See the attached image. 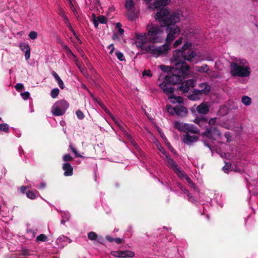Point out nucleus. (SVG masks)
Listing matches in <instances>:
<instances>
[{
    "label": "nucleus",
    "mask_w": 258,
    "mask_h": 258,
    "mask_svg": "<svg viewBox=\"0 0 258 258\" xmlns=\"http://www.w3.org/2000/svg\"><path fill=\"white\" fill-rule=\"evenodd\" d=\"M136 45L139 48L144 49L145 47H143L144 43H148L147 40H146L145 35L143 34H137L136 35Z\"/></svg>",
    "instance_id": "13"
},
{
    "label": "nucleus",
    "mask_w": 258,
    "mask_h": 258,
    "mask_svg": "<svg viewBox=\"0 0 258 258\" xmlns=\"http://www.w3.org/2000/svg\"><path fill=\"white\" fill-rule=\"evenodd\" d=\"M174 172L176 173L177 176L182 179L184 178L185 176L186 175V174L178 167L174 170Z\"/></svg>",
    "instance_id": "29"
},
{
    "label": "nucleus",
    "mask_w": 258,
    "mask_h": 258,
    "mask_svg": "<svg viewBox=\"0 0 258 258\" xmlns=\"http://www.w3.org/2000/svg\"><path fill=\"white\" fill-rule=\"evenodd\" d=\"M105 238L107 240H108V241L109 242H113L114 241V238L110 237V236L109 235H107L106 237H105Z\"/></svg>",
    "instance_id": "63"
},
{
    "label": "nucleus",
    "mask_w": 258,
    "mask_h": 258,
    "mask_svg": "<svg viewBox=\"0 0 258 258\" xmlns=\"http://www.w3.org/2000/svg\"><path fill=\"white\" fill-rule=\"evenodd\" d=\"M195 69L197 72L205 73L210 78H217L218 76L217 72L210 70L206 64H204L201 66H197Z\"/></svg>",
    "instance_id": "10"
},
{
    "label": "nucleus",
    "mask_w": 258,
    "mask_h": 258,
    "mask_svg": "<svg viewBox=\"0 0 258 258\" xmlns=\"http://www.w3.org/2000/svg\"><path fill=\"white\" fill-rule=\"evenodd\" d=\"M10 131V126L6 123H0V132H3L5 133H8Z\"/></svg>",
    "instance_id": "28"
},
{
    "label": "nucleus",
    "mask_w": 258,
    "mask_h": 258,
    "mask_svg": "<svg viewBox=\"0 0 258 258\" xmlns=\"http://www.w3.org/2000/svg\"><path fill=\"white\" fill-rule=\"evenodd\" d=\"M241 101L245 106H249L251 103V99L247 96H243L242 97Z\"/></svg>",
    "instance_id": "30"
},
{
    "label": "nucleus",
    "mask_w": 258,
    "mask_h": 258,
    "mask_svg": "<svg viewBox=\"0 0 258 258\" xmlns=\"http://www.w3.org/2000/svg\"><path fill=\"white\" fill-rule=\"evenodd\" d=\"M129 12L130 13L127 14V17L129 20L133 21L137 17L135 10Z\"/></svg>",
    "instance_id": "35"
},
{
    "label": "nucleus",
    "mask_w": 258,
    "mask_h": 258,
    "mask_svg": "<svg viewBox=\"0 0 258 258\" xmlns=\"http://www.w3.org/2000/svg\"><path fill=\"white\" fill-rule=\"evenodd\" d=\"M59 93V89L58 88H54L52 90L51 92V96L53 98H55Z\"/></svg>",
    "instance_id": "40"
},
{
    "label": "nucleus",
    "mask_w": 258,
    "mask_h": 258,
    "mask_svg": "<svg viewBox=\"0 0 258 258\" xmlns=\"http://www.w3.org/2000/svg\"><path fill=\"white\" fill-rule=\"evenodd\" d=\"M98 20L101 24H106L107 23L106 18L102 15L99 16L98 17Z\"/></svg>",
    "instance_id": "44"
},
{
    "label": "nucleus",
    "mask_w": 258,
    "mask_h": 258,
    "mask_svg": "<svg viewBox=\"0 0 258 258\" xmlns=\"http://www.w3.org/2000/svg\"><path fill=\"white\" fill-rule=\"evenodd\" d=\"M147 2H150L152 0H146ZM170 0H155L153 4L154 7L156 9H158L161 7H164L167 5Z\"/></svg>",
    "instance_id": "18"
},
{
    "label": "nucleus",
    "mask_w": 258,
    "mask_h": 258,
    "mask_svg": "<svg viewBox=\"0 0 258 258\" xmlns=\"http://www.w3.org/2000/svg\"><path fill=\"white\" fill-rule=\"evenodd\" d=\"M153 141L154 143V144L156 145V147H157L158 149L163 154H165V151L164 150L161 144L159 143V142L157 141V140L153 137Z\"/></svg>",
    "instance_id": "31"
},
{
    "label": "nucleus",
    "mask_w": 258,
    "mask_h": 258,
    "mask_svg": "<svg viewBox=\"0 0 258 258\" xmlns=\"http://www.w3.org/2000/svg\"><path fill=\"white\" fill-rule=\"evenodd\" d=\"M108 48L110 49V51L109 52V53L110 54H112L114 50V46H113V44H111L110 45H108Z\"/></svg>",
    "instance_id": "59"
},
{
    "label": "nucleus",
    "mask_w": 258,
    "mask_h": 258,
    "mask_svg": "<svg viewBox=\"0 0 258 258\" xmlns=\"http://www.w3.org/2000/svg\"><path fill=\"white\" fill-rule=\"evenodd\" d=\"M115 55L120 61H123L125 60L123 53L119 51H116L115 52Z\"/></svg>",
    "instance_id": "36"
},
{
    "label": "nucleus",
    "mask_w": 258,
    "mask_h": 258,
    "mask_svg": "<svg viewBox=\"0 0 258 258\" xmlns=\"http://www.w3.org/2000/svg\"><path fill=\"white\" fill-rule=\"evenodd\" d=\"M62 169L64 171V176H69L73 175V168L70 163H65L63 164Z\"/></svg>",
    "instance_id": "16"
},
{
    "label": "nucleus",
    "mask_w": 258,
    "mask_h": 258,
    "mask_svg": "<svg viewBox=\"0 0 258 258\" xmlns=\"http://www.w3.org/2000/svg\"><path fill=\"white\" fill-rule=\"evenodd\" d=\"M199 87V89L195 90L193 93L188 96V98L190 100L194 101L200 99L202 94H207L210 90V87L206 82L201 83Z\"/></svg>",
    "instance_id": "6"
},
{
    "label": "nucleus",
    "mask_w": 258,
    "mask_h": 258,
    "mask_svg": "<svg viewBox=\"0 0 258 258\" xmlns=\"http://www.w3.org/2000/svg\"><path fill=\"white\" fill-rule=\"evenodd\" d=\"M121 250H117V251H112L111 252V254L112 256L116 257H119L120 258V255H121Z\"/></svg>",
    "instance_id": "47"
},
{
    "label": "nucleus",
    "mask_w": 258,
    "mask_h": 258,
    "mask_svg": "<svg viewBox=\"0 0 258 258\" xmlns=\"http://www.w3.org/2000/svg\"><path fill=\"white\" fill-rule=\"evenodd\" d=\"M178 187H180V189L183 191L187 196L188 200L191 202H194L195 201L194 197L187 191L184 187L182 186L180 184L178 185Z\"/></svg>",
    "instance_id": "26"
},
{
    "label": "nucleus",
    "mask_w": 258,
    "mask_h": 258,
    "mask_svg": "<svg viewBox=\"0 0 258 258\" xmlns=\"http://www.w3.org/2000/svg\"><path fill=\"white\" fill-rule=\"evenodd\" d=\"M155 19L159 22H162L163 24L160 26L153 24L147 25V33H143V35H145L148 43H161L164 38V27L167 28L166 24H165L164 20L159 21L156 18Z\"/></svg>",
    "instance_id": "3"
},
{
    "label": "nucleus",
    "mask_w": 258,
    "mask_h": 258,
    "mask_svg": "<svg viewBox=\"0 0 258 258\" xmlns=\"http://www.w3.org/2000/svg\"><path fill=\"white\" fill-rule=\"evenodd\" d=\"M69 106L68 102L64 100L56 101L51 108L52 114L55 116L63 115Z\"/></svg>",
    "instance_id": "5"
},
{
    "label": "nucleus",
    "mask_w": 258,
    "mask_h": 258,
    "mask_svg": "<svg viewBox=\"0 0 258 258\" xmlns=\"http://www.w3.org/2000/svg\"><path fill=\"white\" fill-rule=\"evenodd\" d=\"M254 23L255 26L258 29V16H254Z\"/></svg>",
    "instance_id": "60"
},
{
    "label": "nucleus",
    "mask_w": 258,
    "mask_h": 258,
    "mask_svg": "<svg viewBox=\"0 0 258 258\" xmlns=\"http://www.w3.org/2000/svg\"><path fill=\"white\" fill-rule=\"evenodd\" d=\"M76 115L78 119H82L84 117V115L83 113L80 110H78L76 112Z\"/></svg>",
    "instance_id": "45"
},
{
    "label": "nucleus",
    "mask_w": 258,
    "mask_h": 258,
    "mask_svg": "<svg viewBox=\"0 0 258 258\" xmlns=\"http://www.w3.org/2000/svg\"><path fill=\"white\" fill-rule=\"evenodd\" d=\"M88 238L91 240H96L97 237V234L94 232H90L88 234Z\"/></svg>",
    "instance_id": "39"
},
{
    "label": "nucleus",
    "mask_w": 258,
    "mask_h": 258,
    "mask_svg": "<svg viewBox=\"0 0 258 258\" xmlns=\"http://www.w3.org/2000/svg\"><path fill=\"white\" fill-rule=\"evenodd\" d=\"M21 50L25 52V57L26 60L30 58V48L28 44L21 43L19 45Z\"/></svg>",
    "instance_id": "15"
},
{
    "label": "nucleus",
    "mask_w": 258,
    "mask_h": 258,
    "mask_svg": "<svg viewBox=\"0 0 258 258\" xmlns=\"http://www.w3.org/2000/svg\"><path fill=\"white\" fill-rule=\"evenodd\" d=\"M52 75L54 77L56 81H62L58 74L54 71L52 72Z\"/></svg>",
    "instance_id": "55"
},
{
    "label": "nucleus",
    "mask_w": 258,
    "mask_h": 258,
    "mask_svg": "<svg viewBox=\"0 0 258 258\" xmlns=\"http://www.w3.org/2000/svg\"><path fill=\"white\" fill-rule=\"evenodd\" d=\"M216 120H217V118L215 117L211 118L209 121V124L210 125H213V124H215V123L216 122Z\"/></svg>",
    "instance_id": "57"
},
{
    "label": "nucleus",
    "mask_w": 258,
    "mask_h": 258,
    "mask_svg": "<svg viewBox=\"0 0 258 258\" xmlns=\"http://www.w3.org/2000/svg\"><path fill=\"white\" fill-rule=\"evenodd\" d=\"M31 185H27V186H22L21 187V191L22 193H24L27 188H31Z\"/></svg>",
    "instance_id": "58"
},
{
    "label": "nucleus",
    "mask_w": 258,
    "mask_h": 258,
    "mask_svg": "<svg viewBox=\"0 0 258 258\" xmlns=\"http://www.w3.org/2000/svg\"><path fill=\"white\" fill-rule=\"evenodd\" d=\"M125 8L128 11H132L135 9V3L133 0H126Z\"/></svg>",
    "instance_id": "24"
},
{
    "label": "nucleus",
    "mask_w": 258,
    "mask_h": 258,
    "mask_svg": "<svg viewBox=\"0 0 258 258\" xmlns=\"http://www.w3.org/2000/svg\"><path fill=\"white\" fill-rule=\"evenodd\" d=\"M47 238L46 236L45 235L42 234L38 235L36 238V240L38 241L44 242V241H46L47 240Z\"/></svg>",
    "instance_id": "37"
},
{
    "label": "nucleus",
    "mask_w": 258,
    "mask_h": 258,
    "mask_svg": "<svg viewBox=\"0 0 258 258\" xmlns=\"http://www.w3.org/2000/svg\"><path fill=\"white\" fill-rule=\"evenodd\" d=\"M191 46L190 42H186L184 43L181 49L174 51L171 60L172 62L174 63V67L163 64L160 66L162 72L166 74L164 76L163 81H182L185 79H187L185 81H196L194 79H188L190 77L189 66L185 62H197L196 52L191 48Z\"/></svg>",
    "instance_id": "1"
},
{
    "label": "nucleus",
    "mask_w": 258,
    "mask_h": 258,
    "mask_svg": "<svg viewBox=\"0 0 258 258\" xmlns=\"http://www.w3.org/2000/svg\"><path fill=\"white\" fill-rule=\"evenodd\" d=\"M72 160L73 158L69 154H66L63 157V160L64 162L70 161Z\"/></svg>",
    "instance_id": "50"
},
{
    "label": "nucleus",
    "mask_w": 258,
    "mask_h": 258,
    "mask_svg": "<svg viewBox=\"0 0 258 258\" xmlns=\"http://www.w3.org/2000/svg\"><path fill=\"white\" fill-rule=\"evenodd\" d=\"M15 88L19 92H21V91H23L24 89V86L21 83H18L15 86Z\"/></svg>",
    "instance_id": "46"
},
{
    "label": "nucleus",
    "mask_w": 258,
    "mask_h": 258,
    "mask_svg": "<svg viewBox=\"0 0 258 258\" xmlns=\"http://www.w3.org/2000/svg\"><path fill=\"white\" fill-rule=\"evenodd\" d=\"M157 130L161 136V137L162 138V139L164 141L165 143H166L167 147L171 150L172 151L173 148L171 147L170 144L167 141V139L166 138L164 134L161 132V130L159 127L157 128Z\"/></svg>",
    "instance_id": "27"
},
{
    "label": "nucleus",
    "mask_w": 258,
    "mask_h": 258,
    "mask_svg": "<svg viewBox=\"0 0 258 258\" xmlns=\"http://www.w3.org/2000/svg\"><path fill=\"white\" fill-rule=\"evenodd\" d=\"M171 82H162V83L160 84V87L167 94H172L174 91V88L172 87V85L176 84V83L172 84Z\"/></svg>",
    "instance_id": "11"
},
{
    "label": "nucleus",
    "mask_w": 258,
    "mask_h": 258,
    "mask_svg": "<svg viewBox=\"0 0 258 258\" xmlns=\"http://www.w3.org/2000/svg\"><path fill=\"white\" fill-rule=\"evenodd\" d=\"M59 15L63 18L64 21L66 20V18H68L65 15L64 12L62 10L60 11V12L59 13Z\"/></svg>",
    "instance_id": "61"
},
{
    "label": "nucleus",
    "mask_w": 258,
    "mask_h": 258,
    "mask_svg": "<svg viewBox=\"0 0 258 258\" xmlns=\"http://www.w3.org/2000/svg\"><path fill=\"white\" fill-rule=\"evenodd\" d=\"M142 76L143 77H145L146 76L148 77H151L152 76V73L150 70H145L143 73Z\"/></svg>",
    "instance_id": "52"
},
{
    "label": "nucleus",
    "mask_w": 258,
    "mask_h": 258,
    "mask_svg": "<svg viewBox=\"0 0 258 258\" xmlns=\"http://www.w3.org/2000/svg\"><path fill=\"white\" fill-rule=\"evenodd\" d=\"M28 198L34 200L40 196L39 192L36 190H28L26 193Z\"/></svg>",
    "instance_id": "21"
},
{
    "label": "nucleus",
    "mask_w": 258,
    "mask_h": 258,
    "mask_svg": "<svg viewBox=\"0 0 258 258\" xmlns=\"http://www.w3.org/2000/svg\"><path fill=\"white\" fill-rule=\"evenodd\" d=\"M63 48L64 49L66 50L67 53L68 54L71 55L72 56H74V57H76V55L73 53L72 51L70 49V48H69V47L68 45H63Z\"/></svg>",
    "instance_id": "41"
},
{
    "label": "nucleus",
    "mask_w": 258,
    "mask_h": 258,
    "mask_svg": "<svg viewBox=\"0 0 258 258\" xmlns=\"http://www.w3.org/2000/svg\"><path fill=\"white\" fill-rule=\"evenodd\" d=\"M182 83L179 87V89L182 90L183 92H187L190 88L195 86L196 82H182Z\"/></svg>",
    "instance_id": "14"
},
{
    "label": "nucleus",
    "mask_w": 258,
    "mask_h": 258,
    "mask_svg": "<svg viewBox=\"0 0 258 258\" xmlns=\"http://www.w3.org/2000/svg\"><path fill=\"white\" fill-rule=\"evenodd\" d=\"M62 219L61 220V223L64 224L67 221H68L70 218V214L67 212H64L62 214Z\"/></svg>",
    "instance_id": "33"
},
{
    "label": "nucleus",
    "mask_w": 258,
    "mask_h": 258,
    "mask_svg": "<svg viewBox=\"0 0 258 258\" xmlns=\"http://www.w3.org/2000/svg\"><path fill=\"white\" fill-rule=\"evenodd\" d=\"M46 186V184L44 183V182H41L40 185H39V186L38 187V188L39 189H43Z\"/></svg>",
    "instance_id": "64"
},
{
    "label": "nucleus",
    "mask_w": 258,
    "mask_h": 258,
    "mask_svg": "<svg viewBox=\"0 0 258 258\" xmlns=\"http://www.w3.org/2000/svg\"><path fill=\"white\" fill-rule=\"evenodd\" d=\"M184 178H185V180L190 184L191 187L194 186V184L192 183L190 178L189 177H188L187 175H186V176H185Z\"/></svg>",
    "instance_id": "56"
},
{
    "label": "nucleus",
    "mask_w": 258,
    "mask_h": 258,
    "mask_svg": "<svg viewBox=\"0 0 258 258\" xmlns=\"http://www.w3.org/2000/svg\"><path fill=\"white\" fill-rule=\"evenodd\" d=\"M100 106L103 109V110L110 116L112 120L114 123L119 127L120 130L124 132V135L126 138L132 142V139L130 134H128L125 131H124L123 127L122 126L121 121L117 118L113 116V115L110 112V111L102 103H99Z\"/></svg>",
    "instance_id": "8"
},
{
    "label": "nucleus",
    "mask_w": 258,
    "mask_h": 258,
    "mask_svg": "<svg viewBox=\"0 0 258 258\" xmlns=\"http://www.w3.org/2000/svg\"><path fill=\"white\" fill-rule=\"evenodd\" d=\"M63 48L64 49L66 50L67 53L68 54L71 55L72 56H74V57H76V55L73 53L72 51L70 49V48H69V47L68 45H63Z\"/></svg>",
    "instance_id": "42"
},
{
    "label": "nucleus",
    "mask_w": 258,
    "mask_h": 258,
    "mask_svg": "<svg viewBox=\"0 0 258 258\" xmlns=\"http://www.w3.org/2000/svg\"><path fill=\"white\" fill-rule=\"evenodd\" d=\"M168 99L170 102L172 103H178L179 104L182 103L183 102V99L182 97L177 96L175 97L172 94H169Z\"/></svg>",
    "instance_id": "22"
},
{
    "label": "nucleus",
    "mask_w": 258,
    "mask_h": 258,
    "mask_svg": "<svg viewBox=\"0 0 258 258\" xmlns=\"http://www.w3.org/2000/svg\"><path fill=\"white\" fill-rule=\"evenodd\" d=\"M174 127L180 132H185L186 133H190L192 134H198V130L192 124L181 122L176 121L174 122Z\"/></svg>",
    "instance_id": "7"
},
{
    "label": "nucleus",
    "mask_w": 258,
    "mask_h": 258,
    "mask_svg": "<svg viewBox=\"0 0 258 258\" xmlns=\"http://www.w3.org/2000/svg\"><path fill=\"white\" fill-rule=\"evenodd\" d=\"M195 122L201 126H202L204 124L207 123L206 120L204 117L197 118L195 119Z\"/></svg>",
    "instance_id": "32"
},
{
    "label": "nucleus",
    "mask_w": 258,
    "mask_h": 258,
    "mask_svg": "<svg viewBox=\"0 0 258 258\" xmlns=\"http://www.w3.org/2000/svg\"><path fill=\"white\" fill-rule=\"evenodd\" d=\"M155 18L159 21L164 20L165 24H166V43L158 47L154 45L145 46L144 49L148 53L158 56L167 53L170 49V43L178 35L180 30L176 23L179 22L180 18L178 13L174 12L170 14L169 9L163 7L157 12Z\"/></svg>",
    "instance_id": "2"
},
{
    "label": "nucleus",
    "mask_w": 258,
    "mask_h": 258,
    "mask_svg": "<svg viewBox=\"0 0 258 258\" xmlns=\"http://www.w3.org/2000/svg\"><path fill=\"white\" fill-rule=\"evenodd\" d=\"M61 241L68 242L70 243L71 240L68 237L62 235L56 239V243H57L58 244H60L61 246H63L64 244L61 243Z\"/></svg>",
    "instance_id": "25"
},
{
    "label": "nucleus",
    "mask_w": 258,
    "mask_h": 258,
    "mask_svg": "<svg viewBox=\"0 0 258 258\" xmlns=\"http://www.w3.org/2000/svg\"><path fill=\"white\" fill-rule=\"evenodd\" d=\"M120 258H127L133 257L135 256V254L134 251L126 250H121Z\"/></svg>",
    "instance_id": "23"
},
{
    "label": "nucleus",
    "mask_w": 258,
    "mask_h": 258,
    "mask_svg": "<svg viewBox=\"0 0 258 258\" xmlns=\"http://www.w3.org/2000/svg\"><path fill=\"white\" fill-rule=\"evenodd\" d=\"M165 156L166 164L169 168L175 170L178 166L173 160L169 157L165 152V154H163Z\"/></svg>",
    "instance_id": "17"
},
{
    "label": "nucleus",
    "mask_w": 258,
    "mask_h": 258,
    "mask_svg": "<svg viewBox=\"0 0 258 258\" xmlns=\"http://www.w3.org/2000/svg\"><path fill=\"white\" fill-rule=\"evenodd\" d=\"M93 22L95 28H98L99 23L98 21L96 19V17L94 14H93Z\"/></svg>",
    "instance_id": "54"
},
{
    "label": "nucleus",
    "mask_w": 258,
    "mask_h": 258,
    "mask_svg": "<svg viewBox=\"0 0 258 258\" xmlns=\"http://www.w3.org/2000/svg\"><path fill=\"white\" fill-rule=\"evenodd\" d=\"M189 133H187L183 136V142L188 145H190L194 142H196L198 139V136L196 135V134L190 135Z\"/></svg>",
    "instance_id": "12"
},
{
    "label": "nucleus",
    "mask_w": 258,
    "mask_h": 258,
    "mask_svg": "<svg viewBox=\"0 0 258 258\" xmlns=\"http://www.w3.org/2000/svg\"><path fill=\"white\" fill-rule=\"evenodd\" d=\"M166 109L167 112L170 113L171 115L175 114L176 113V107H173L170 105H168L166 106Z\"/></svg>",
    "instance_id": "34"
},
{
    "label": "nucleus",
    "mask_w": 258,
    "mask_h": 258,
    "mask_svg": "<svg viewBox=\"0 0 258 258\" xmlns=\"http://www.w3.org/2000/svg\"><path fill=\"white\" fill-rule=\"evenodd\" d=\"M203 136L209 140H211L212 141L216 140L219 141V140L221 138V135L219 130L212 127L207 128L204 133Z\"/></svg>",
    "instance_id": "9"
},
{
    "label": "nucleus",
    "mask_w": 258,
    "mask_h": 258,
    "mask_svg": "<svg viewBox=\"0 0 258 258\" xmlns=\"http://www.w3.org/2000/svg\"><path fill=\"white\" fill-rule=\"evenodd\" d=\"M21 96L24 100H27L28 99L30 94L28 92H25L21 93Z\"/></svg>",
    "instance_id": "49"
},
{
    "label": "nucleus",
    "mask_w": 258,
    "mask_h": 258,
    "mask_svg": "<svg viewBox=\"0 0 258 258\" xmlns=\"http://www.w3.org/2000/svg\"><path fill=\"white\" fill-rule=\"evenodd\" d=\"M187 113V109L182 106H178L176 107L175 114L180 116H184Z\"/></svg>",
    "instance_id": "20"
},
{
    "label": "nucleus",
    "mask_w": 258,
    "mask_h": 258,
    "mask_svg": "<svg viewBox=\"0 0 258 258\" xmlns=\"http://www.w3.org/2000/svg\"><path fill=\"white\" fill-rule=\"evenodd\" d=\"M219 114L220 115H224V114L227 113V108L226 107H225V106H223V107L220 108L219 109Z\"/></svg>",
    "instance_id": "48"
},
{
    "label": "nucleus",
    "mask_w": 258,
    "mask_h": 258,
    "mask_svg": "<svg viewBox=\"0 0 258 258\" xmlns=\"http://www.w3.org/2000/svg\"><path fill=\"white\" fill-rule=\"evenodd\" d=\"M182 38H180L178 39L177 40H176L174 43V44H173L174 47L175 48V47L178 46L179 45H180L182 43Z\"/></svg>",
    "instance_id": "51"
},
{
    "label": "nucleus",
    "mask_w": 258,
    "mask_h": 258,
    "mask_svg": "<svg viewBox=\"0 0 258 258\" xmlns=\"http://www.w3.org/2000/svg\"><path fill=\"white\" fill-rule=\"evenodd\" d=\"M28 36L31 39L35 40L37 38L38 34L35 31H31Z\"/></svg>",
    "instance_id": "43"
},
{
    "label": "nucleus",
    "mask_w": 258,
    "mask_h": 258,
    "mask_svg": "<svg viewBox=\"0 0 258 258\" xmlns=\"http://www.w3.org/2000/svg\"><path fill=\"white\" fill-rule=\"evenodd\" d=\"M122 241V239L120 238H114V242H116V243H120Z\"/></svg>",
    "instance_id": "62"
},
{
    "label": "nucleus",
    "mask_w": 258,
    "mask_h": 258,
    "mask_svg": "<svg viewBox=\"0 0 258 258\" xmlns=\"http://www.w3.org/2000/svg\"><path fill=\"white\" fill-rule=\"evenodd\" d=\"M197 110L199 113L206 114L209 110V106L206 103H202L197 107Z\"/></svg>",
    "instance_id": "19"
},
{
    "label": "nucleus",
    "mask_w": 258,
    "mask_h": 258,
    "mask_svg": "<svg viewBox=\"0 0 258 258\" xmlns=\"http://www.w3.org/2000/svg\"><path fill=\"white\" fill-rule=\"evenodd\" d=\"M230 73L232 76L245 78L249 76L250 74V68L247 66L241 67L234 62L230 64Z\"/></svg>",
    "instance_id": "4"
},
{
    "label": "nucleus",
    "mask_w": 258,
    "mask_h": 258,
    "mask_svg": "<svg viewBox=\"0 0 258 258\" xmlns=\"http://www.w3.org/2000/svg\"><path fill=\"white\" fill-rule=\"evenodd\" d=\"M230 168L231 165L226 163V165L223 167V170L225 173H228Z\"/></svg>",
    "instance_id": "53"
},
{
    "label": "nucleus",
    "mask_w": 258,
    "mask_h": 258,
    "mask_svg": "<svg viewBox=\"0 0 258 258\" xmlns=\"http://www.w3.org/2000/svg\"><path fill=\"white\" fill-rule=\"evenodd\" d=\"M65 23L67 25L68 27L69 28V29L73 33V34L75 36H76V33L72 28L68 18H66V20L64 21Z\"/></svg>",
    "instance_id": "38"
}]
</instances>
